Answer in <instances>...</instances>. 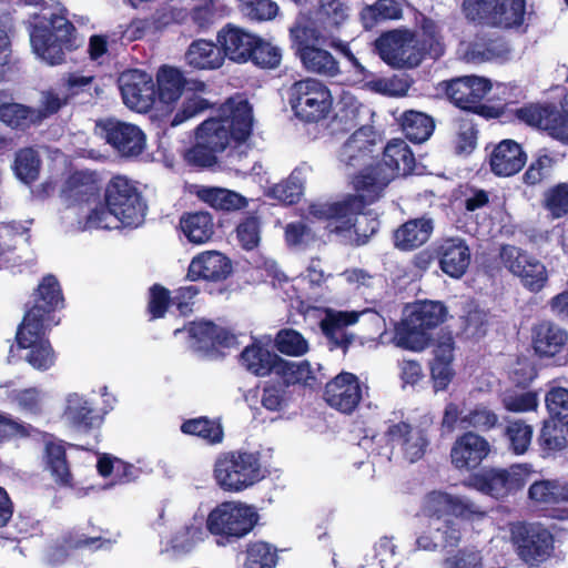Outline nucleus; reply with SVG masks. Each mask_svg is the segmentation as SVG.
<instances>
[{
	"label": "nucleus",
	"instance_id": "nucleus-60",
	"mask_svg": "<svg viewBox=\"0 0 568 568\" xmlns=\"http://www.w3.org/2000/svg\"><path fill=\"white\" fill-rule=\"evenodd\" d=\"M251 59L261 68L275 69L282 61V50L272 42L257 38Z\"/></svg>",
	"mask_w": 568,
	"mask_h": 568
},
{
	"label": "nucleus",
	"instance_id": "nucleus-11",
	"mask_svg": "<svg viewBox=\"0 0 568 568\" xmlns=\"http://www.w3.org/2000/svg\"><path fill=\"white\" fill-rule=\"evenodd\" d=\"M22 322L51 327L59 324L54 314L64 307V296L57 276L44 275L34 288Z\"/></svg>",
	"mask_w": 568,
	"mask_h": 568
},
{
	"label": "nucleus",
	"instance_id": "nucleus-56",
	"mask_svg": "<svg viewBox=\"0 0 568 568\" xmlns=\"http://www.w3.org/2000/svg\"><path fill=\"white\" fill-rule=\"evenodd\" d=\"M422 58L425 53L436 59L444 54L445 45L438 24L427 18L422 21V39L419 40Z\"/></svg>",
	"mask_w": 568,
	"mask_h": 568
},
{
	"label": "nucleus",
	"instance_id": "nucleus-23",
	"mask_svg": "<svg viewBox=\"0 0 568 568\" xmlns=\"http://www.w3.org/2000/svg\"><path fill=\"white\" fill-rule=\"evenodd\" d=\"M423 511L437 520L446 515L467 517L480 513L478 506L468 498L442 490H433L425 496Z\"/></svg>",
	"mask_w": 568,
	"mask_h": 568
},
{
	"label": "nucleus",
	"instance_id": "nucleus-30",
	"mask_svg": "<svg viewBox=\"0 0 568 568\" xmlns=\"http://www.w3.org/2000/svg\"><path fill=\"white\" fill-rule=\"evenodd\" d=\"M527 156L521 146L514 140H503L490 153L491 171L498 176H511L525 165Z\"/></svg>",
	"mask_w": 568,
	"mask_h": 568
},
{
	"label": "nucleus",
	"instance_id": "nucleus-63",
	"mask_svg": "<svg viewBox=\"0 0 568 568\" xmlns=\"http://www.w3.org/2000/svg\"><path fill=\"white\" fill-rule=\"evenodd\" d=\"M367 87L376 92L388 97H404L408 92L409 82L403 77L379 78L372 80Z\"/></svg>",
	"mask_w": 568,
	"mask_h": 568
},
{
	"label": "nucleus",
	"instance_id": "nucleus-50",
	"mask_svg": "<svg viewBox=\"0 0 568 568\" xmlns=\"http://www.w3.org/2000/svg\"><path fill=\"white\" fill-rule=\"evenodd\" d=\"M307 171L304 166L296 168L285 181L271 189V195L284 203H295L302 195Z\"/></svg>",
	"mask_w": 568,
	"mask_h": 568
},
{
	"label": "nucleus",
	"instance_id": "nucleus-41",
	"mask_svg": "<svg viewBox=\"0 0 568 568\" xmlns=\"http://www.w3.org/2000/svg\"><path fill=\"white\" fill-rule=\"evenodd\" d=\"M316 371L310 362H291L281 357L275 366V375L278 376L286 386L302 385L313 386L316 383Z\"/></svg>",
	"mask_w": 568,
	"mask_h": 568
},
{
	"label": "nucleus",
	"instance_id": "nucleus-33",
	"mask_svg": "<svg viewBox=\"0 0 568 568\" xmlns=\"http://www.w3.org/2000/svg\"><path fill=\"white\" fill-rule=\"evenodd\" d=\"M184 61L193 70L212 71L224 64V55L221 48L213 41L197 39L187 47Z\"/></svg>",
	"mask_w": 568,
	"mask_h": 568
},
{
	"label": "nucleus",
	"instance_id": "nucleus-7",
	"mask_svg": "<svg viewBox=\"0 0 568 568\" xmlns=\"http://www.w3.org/2000/svg\"><path fill=\"white\" fill-rule=\"evenodd\" d=\"M264 478L257 454L227 452L220 454L213 464V479L226 493H242Z\"/></svg>",
	"mask_w": 568,
	"mask_h": 568
},
{
	"label": "nucleus",
	"instance_id": "nucleus-37",
	"mask_svg": "<svg viewBox=\"0 0 568 568\" xmlns=\"http://www.w3.org/2000/svg\"><path fill=\"white\" fill-rule=\"evenodd\" d=\"M36 108L19 102H2L0 104V122L7 128L26 132L30 128L39 125Z\"/></svg>",
	"mask_w": 568,
	"mask_h": 568
},
{
	"label": "nucleus",
	"instance_id": "nucleus-48",
	"mask_svg": "<svg viewBox=\"0 0 568 568\" xmlns=\"http://www.w3.org/2000/svg\"><path fill=\"white\" fill-rule=\"evenodd\" d=\"M206 528L203 526V515L194 514L192 519L172 538V547L179 551L187 552L206 538Z\"/></svg>",
	"mask_w": 568,
	"mask_h": 568
},
{
	"label": "nucleus",
	"instance_id": "nucleus-57",
	"mask_svg": "<svg viewBox=\"0 0 568 568\" xmlns=\"http://www.w3.org/2000/svg\"><path fill=\"white\" fill-rule=\"evenodd\" d=\"M276 349L287 356H302L308 352V342L297 331L292 328L281 329L275 336Z\"/></svg>",
	"mask_w": 568,
	"mask_h": 568
},
{
	"label": "nucleus",
	"instance_id": "nucleus-52",
	"mask_svg": "<svg viewBox=\"0 0 568 568\" xmlns=\"http://www.w3.org/2000/svg\"><path fill=\"white\" fill-rule=\"evenodd\" d=\"M40 168L41 159L34 149L23 148L16 153L13 171L24 184L30 185L38 180Z\"/></svg>",
	"mask_w": 568,
	"mask_h": 568
},
{
	"label": "nucleus",
	"instance_id": "nucleus-55",
	"mask_svg": "<svg viewBox=\"0 0 568 568\" xmlns=\"http://www.w3.org/2000/svg\"><path fill=\"white\" fill-rule=\"evenodd\" d=\"M181 430L184 434L199 436L211 444L221 443L223 439V428L221 424L205 417L184 422L181 426Z\"/></svg>",
	"mask_w": 568,
	"mask_h": 568
},
{
	"label": "nucleus",
	"instance_id": "nucleus-43",
	"mask_svg": "<svg viewBox=\"0 0 568 568\" xmlns=\"http://www.w3.org/2000/svg\"><path fill=\"white\" fill-rule=\"evenodd\" d=\"M200 200L217 210L233 211L246 206L247 201L241 194L222 187L201 186L196 191Z\"/></svg>",
	"mask_w": 568,
	"mask_h": 568
},
{
	"label": "nucleus",
	"instance_id": "nucleus-6",
	"mask_svg": "<svg viewBox=\"0 0 568 568\" xmlns=\"http://www.w3.org/2000/svg\"><path fill=\"white\" fill-rule=\"evenodd\" d=\"M260 519L255 506L242 500H224L215 505L207 514V532L227 542L246 537Z\"/></svg>",
	"mask_w": 568,
	"mask_h": 568
},
{
	"label": "nucleus",
	"instance_id": "nucleus-21",
	"mask_svg": "<svg viewBox=\"0 0 568 568\" xmlns=\"http://www.w3.org/2000/svg\"><path fill=\"white\" fill-rule=\"evenodd\" d=\"M326 403L343 414H352L363 397V386L356 375L342 372L325 386Z\"/></svg>",
	"mask_w": 568,
	"mask_h": 568
},
{
	"label": "nucleus",
	"instance_id": "nucleus-12",
	"mask_svg": "<svg viewBox=\"0 0 568 568\" xmlns=\"http://www.w3.org/2000/svg\"><path fill=\"white\" fill-rule=\"evenodd\" d=\"M524 0H465L468 19L501 28L518 27L524 22Z\"/></svg>",
	"mask_w": 568,
	"mask_h": 568
},
{
	"label": "nucleus",
	"instance_id": "nucleus-3",
	"mask_svg": "<svg viewBox=\"0 0 568 568\" xmlns=\"http://www.w3.org/2000/svg\"><path fill=\"white\" fill-rule=\"evenodd\" d=\"M140 193L128 178L113 176L105 189V206L91 210L87 216L89 227L112 229L109 219L114 217L121 226L136 229L142 224Z\"/></svg>",
	"mask_w": 568,
	"mask_h": 568
},
{
	"label": "nucleus",
	"instance_id": "nucleus-13",
	"mask_svg": "<svg viewBox=\"0 0 568 568\" xmlns=\"http://www.w3.org/2000/svg\"><path fill=\"white\" fill-rule=\"evenodd\" d=\"M379 57L393 68H415L422 62L418 39L408 31H392L375 42Z\"/></svg>",
	"mask_w": 568,
	"mask_h": 568
},
{
	"label": "nucleus",
	"instance_id": "nucleus-28",
	"mask_svg": "<svg viewBox=\"0 0 568 568\" xmlns=\"http://www.w3.org/2000/svg\"><path fill=\"white\" fill-rule=\"evenodd\" d=\"M440 270L450 277L459 278L470 263V250L460 237H448L442 241L437 250Z\"/></svg>",
	"mask_w": 568,
	"mask_h": 568
},
{
	"label": "nucleus",
	"instance_id": "nucleus-40",
	"mask_svg": "<svg viewBox=\"0 0 568 568\" xmlns=\"http://www.w3.org/2000/svg\"><path fill=\"white\" fill-rule=\"evenodd\" d=\"M460 540L459 530L448 521L438 523L429 530L425 531L417 539L418 548L423 550L450 549L458 545Z\"/></svg>",
	"mask_w": 568,
	"mask_h": 568
},
{
	"label": "nucleus",
	"instance_id": "nucleus-44",
	"mask_svg": "<svg viewBox=\"0 0 568 568\" xmlns=\"http://www.w3.org/2000/svg\"><path fill=\"white\" fill-rule=\"evenodd\" d=\"M187 332L199 348H205L214 345L229 346L233 341V336H231L225 329L205 321L193 322L187 327Z\"/></svg>",
	"mask_w": 568,
	"mask_h": 568
},
{
	"label": "nucleus",
	"instance_id": "nucleus-64",
	"mask_svg": "<svg viewBox=\"0 0 568 568\" xmlns=\"http://www.w3.org/2000/svg\"><path fill=\"white\" fill-rule=\"evenodd\" d=\"M546 407L552 417H568V389L551 384L545 396Z\"/></svg>",
	"mask_w": 568,
	"mask_h": 568
},
{
	"label": "nucleus",
	"instance_id": "nucleus-9",
	"mask_svg": "<svg viewBox=\"0 0 568 568\" xmlns=\"http://www.w3.org/2000/svg\"><path fill=\"white\" fill-rule=\"evenodd\" d=\"M531 474V467L527 464H516L508 468H483L473 474L466 485L495 499H503L521 489Z\"/></svg>",
	"mask_w": 568,
	"mask_h": 568
},
{
	"label": "nucleus",
	"instance_id": "nucleus-32",
	"mask_svg": "<svg viewBox=\"0 0 568 568\" xmlns=\"http://www.w3.org/2000/svg\"><path fill=\"white\" fill-rule=\"evenodd\" d=\"M281 357L271 351L268 343L254 341L247 345L240 355L241 365L256 376H268L275 374V366Z\"/></svg>",
	"mask_w": 568,
	"mask_h": 568
},
{
	"label": "nucleus",
	"instance_id": "nucleus-4",
	"mask_svg": "<svg viewBox=\"0 0 568 568\" xmlns=\"http://www.w3.org/2000/svg\"><path fill=\"white\" fill-rule=\"evenodd\" d=\"M30 41L34 52L50 65L65 61V53L80 45L74 24L60 13L38 17L30 31Z\"/></svg>",
	"mask_w": 568,
	"mask_h": 568
},
{
	"label": "nucleus",
	"instance_id": "nucleus-29",
	"mask_svg": "<svg viewBox=\"0 0 568 568\" xmlns=\"http://www.w3.org/2000/svg\"><path fill=\"white\" fill-rule=\"evenodd\" d=\"M63 416L72 427L85 433L100 427L103 423V414L89 399L77 393L67 397Z\"/></svg>",
	"mask_w": 568,
	"mask_h": 568
},
{
	"label": "nucleus",
	"instance_id": "nucleus-16",
	"mask_svg": "<svg viewBox=\"0 0 568 568\" xmlns=\"http://www.w3.org/2000/svg\"><path fill=\"white\" fill-rule=\"evenodd\" d=\"M500 260L503 265L530 292H539L545 287L548 272L536 257L519 247L505 245L500 250Z\"/></svg>",
	"mask_w": 568,
	"mask_h": 568
},
{
	"label": "nucleus",
	"instance_id": "nucleus-18",
	"mask_svg": "<svg viewBox=\"0 0 568 568\" xmlns=\"http://www.w3.org/2000/svg\"><path fill=\"white\" fill-rule=\"evenodd\" d=\"M511 538L518 555L529 565L545 561L552 551V536L539 526L515 525L511 528Z\"/></svg>",
	"mask_w": 568,
	"mask_h": 568
},
{
	"label": "nucleus",
	"instance_id": "nucleus-51",
	"mask_svg": "<svg viewBox=\"0 0 568 568\" xmlns=\"http://www.w3.org/2000/svg\"><path fill=\"white\" fill-rule=\"evenodd\" d=\"M326 277L321 268L320 261L313 260L305 274L295 278L293 287L296 290L297 300H313L317 296V290L325 282Z\"/></svg>",
	"mask_w": 568,
	"mask_h": 568
},
{
	"label": "nucleus",
	"instance_id": "nucleus-49",
	"mask_svg": "<svg viewBox=\"0 0 568 568\" xmlns=\"http://www.w3.org/2000/svg\"><path fill=\"white\" fill-rule=\"evenodd\" d=\"M402 129L407 139L414 142L426 141L434 131V122L423 112L406 111L400 118Z\"/></svg>",
	"mask_w": 568,
	"mask_h": 568
},
{
	"label": "nucleus",
	"instance_id": "nucleus-46",
	"mask_svg": "<svg viewBox=\"0 0 568 568\" xmlns=\"http://www.w3.org/2000/svg\"><path fill=\"white\" fill-rule=\"evenodd\" d=\"M123 103L131 110L142 113V71L125 70L118 78Z\"/></svg>",
	"mask_w": 568,
	"mask_h": 568
},
{
	"label": "nucleus",
	"instance_id": "nucleus-42",
	"mask_svg": "<svg viewBox=\"0 0 568 568\" xmlns=\"http://www.w3.org/2000/svg\"><path fill=\"white\" fill-rule=\"evenodd\" d=\"M362 104L349 92H343L336 104L334 118L331 121L332 133L346 132L354 129L361 116Z\"/></svg>",
	"mask_w": 568,
	"mask_h": 568
},
{
	"label": "nucleus",
	"instance_id": "nucleus-34",
	"mask_svg": "<svg viewBox=\"0 0 568 568\" xmlns=\"http://www.w3.org/2000/svg\"><path fill=\"white\" fill-rule=\"evenodd\" d=\"M567 341V331L550 322H542L532 329V347L536 354L541 357L557 355Z\"/></svg>",
	"mask_w": 568,
	"mask_h": 568
},
{
	"label": "nucleus",
	"instance_id": "nucleus-38",
	"mask_svg": "<svg viewBox=\"0 0 568 568\" xmlns=\"http://www.w3.org/2000/svg\"><path fill=\"white\" fill-rule=\"evenodd\" d=\"M65 193L74 203H90L100 195L97 175L91 172L75 171L67 180Z\"/></svg>",
	"mask_w": 568,
	"mask_h": 568
},
{
	"label": "nucleus",
	"instance_id": "nucleus-24",
	"mask_svg": "<svg viewBox=\"0 0 568 568\" xmlns=\"http://www.w3.org/2000/svg\"><path fill=\"white\" fill-rule=\"evenodd\" d=\"M489 452L490 446L484 437L468 432L456 439L450 450V458L457 469L469 470L476 468Z\"/></svg>",
	"mask_w": 568,
	"mask_h": 568
},
{
	"label": "nucleus",
	"instance_id": "nucleus-19",
	"mask_svg": "<svg viewBox=\"0 0 568 568\" xmlns=\"http://www.w3.org/2000/svg\"><path fill=\"white\" fill-rule=\"evenodd\" d=\"M564 114L549 105H528L517 111V116L531 126L548 132L550 136L568 144V95L564 99Z\"/></svg>",
	"mask_w": 568,
	"mask_h": 568
},
{
	"label": "nucleus",
	"instance_id": "nucleus-20",
	"mask_svg": "<svg viewBox=\"0 0 568 568\" xmlns=\"http://www.w3.org/2000/svg\"><path fill=\"white\" fill-rule=\"evenodd\" d=\"M448 99L464 110H476L477 104L493 90L487 78L466 75L440 83Z\"/></svg>",
	"mask_w": 568,
	"mask_h": 568
},
{
	"label": "nucleus",
	"instance_id": "nucleus-14",
	"mask_svg": "<svg viewBox=\"0 0 568 568\" xmlns=\"http://www.w3.org/2000/svg\"><path fill=\"white\" fill-rule=\"evenodd\" d=\"M433 418L425 416L423 420L413 425L406 422L392 424L387 428V436L394 448H397L403 458L415 463L424 457L429 445L428 429Z\"/></svg>",
	"mask_w": 568,
	"mask_h": 568
},
{
	"label": "nucleus",
	"instance_id": "nucleus-47",
	"mask_svg": "<svg viewBox=\"0 0 568 568\" xmlns=\"http://www.w3.org/2000/svg\"><path fill=\"white\" fill-rule=\"evenodd\" d=\"M159 103L171 104L181 95L183 73L173 67H162L156 77Z\"/></svg>",
	"mask_w": 568,
	"mask_h": 568
},
{
	"label": "nucleus",
	"instance_id": "nucleus-25",
	"mask_svg": "<svg viewBox=\"0 0 568 568\" xmlns=\"http://www.w3.org/2000/svg\"><path fill=\"white\" fill-rule=\"evenodd\" d=\"M232 273V262L219 251H204L195 255L187 270V277L192 281L205 280L220 282Z\"/></svg>",
	"mask_w": 568,
	"mask_h": 568
},
{
	"label": "nucleus",
	"instance_id": "nucleus-35",
	"mask_svg": "<svg viewBox=\"0 0 568 568\" xmlns=\"http://www.w3.org/2000/svg\"><path fill=\"white\" fill-rule=\"evenodd\" d=\"M433 229L434 225L429 219L410 220L395 231L394 244L402 251L415 250L428 241Z\"/></svg>",
	"mask_w": 568,
	"mask_h": 568
},
{
	"label": "nucleus",
	"instance_id": "nucleus-59",
	"mask_svg": "<svg viewBox=\"0 0 568 568\" xmlns=\"http://www.w3.org/2000/svg\"><path fill=\"white\" fill-rule=\"evenodd\" d=\"M505 435L509 442L510 449L516 455L527 452L532 438V428L523 420L509 422Z\"/></svg>",
	"mask_w": 568,
	"mask_h": 568
},
{
	"label": "nucleus",
	"instance_id": "nucleus-22",
	"mask_svg": "<svg viewBox=\"0 0 568 568\" xmlns=\"http://www.w3.org/2000/svg\"><path fill=\"white\" fill-rule=\"evenodd\" d=\"M98 126L106 143L122 155H138L142 151V131L139 126L115 119L100 121Z\"/></svg>",
	"mask_w": 568,
	"mask_h": 568
},
{
	"label": "nucleus",
	"instance_id": "nucleus-27",
	"mask_svg": "<svg viewBox=\"0 0 568 568\" xmlns=\"http://www.w3.org/2000/svg\"><path fill=\"white\" fill-rule=\"evenodd\" d=\"M42 463L54 484L60 488H73V475L63 440H48L44 444Z\"/></svg>",
	"mask_w": 568,
	"mask_h": 568
},
{
	"label": "nucleus",
	"instance_id": "nucleus-53",
	"mask_svg": "<svg viewBox=\"0 0 568 568\" xmlns=\"http://www.w3.org/2000/svg\"><path fill=\"white\" fill-rule=\"evenodd\" d=\"M400 13L402 9L395 0H378L362 10L361 19L364 28L368 30L382 20L398 19Z\"/></svg>",
	"mask_w": 568,
	"mask_h": 568
},
{
	"label": "nucleus",
	"instance_id": "nucleus-61",
	"mask_svg": "<svg viewBox=\"0 0 568 568\" xmlns=\"http://www.w3.org/2000/svg\"><path fill=\"white\" fill-rule=\"evenodd\" d=\"M241 12L256 21H266L276 17L278 7L271 0H237Z\"/></svg>",
	"mask_w": 568,
	"mask_h": 568
},
{
	"label": "nucleus",
	"instance_id": "nucleus-2",
	"mask_svg": "<svg viewBox=\"0 0 568 568\" xmlns=\"http://www.w3.org/2000/svg\"><path fill=\"white\" fill-rule=\"evenodd\" d=\"M252 109L241 97L229 99L216 116L205 120L196 130V139L213 151L223 152L231 141L243 142L252 131Z\"/></svg>",
	"mask_w": 568,
	"mask_h": 568
},
{
	"label": "nucleus",
	"instance_id": "nucleus-31",
	"mask_svg": "<svg viewBox=\"0 0 568 568\" xmlns=\"http://www.w3.org/2000/svg\"><path fill=\"white\" fill-rule=\"evenodd\" d=\"M364 315L377 317L369 310L356 312L327 308L325 310V316L321 320V329L335 345L346 346L349 343V338L345 333V328L356 324L359 317Z\"/></svg>",
	"mask_w": 568,
	"mask_h": 568
},
{
	"label": "nucleus",
	"instance_id": "nucleus-1",
	"mask_svg": "<svg viewBox=\"0 0 568 568\" xmlns=\"http://www.w3.org/2000/svg\"><path fill=\"white\" fill-rule=\"evenodd\" d=\"M415 158L408 144L402 139L390 140L383 153L382 163L365 169L353 181L354 189L359 195H349L335 203H312L306 214L307 219L326 220L327 227L343 236L347 242L363 244L367 239L359 225L366 221L365 216L358 219L364 202H373L379 197L383 190L398 176H406L414 172Z\"/></svg>",
	"mask_w": 568,
	"mask_h": 568
},
{
	"label": "nucleus",
	"instance_id": "nucleus-62",
	"mask_svg": "<svg viewBox=\"0 0 568 568\" xmlns=\"http://www.w3.org/2000/svg\"><path fill=\"white\" fill-rule=\"evenodd\" d=\"M504 407L514 413L535 410L538 406V396L534 392L508 390L503 396Z\"/></svg>",
	"mask_w": 568,
	"mask_h": 568
},
{
	"label": "nucleus",
	"instance_id": "nucleus-45",
	"mask_svg": "<svg viewBox=\"0 0 568 568\" xmlns=\"http://www.w3.org/2000/svg\"><path fill=\"white\" fill-rule=\"evenodd\" d=\"M180 226L193 244L206 243L213 235V221L209 213L197 212L183 216Z\"/></svg>",
	"mask_w": 568,
	"mask_h": 568
},
{
	"label": "nucleus",
	"instance_id": "nucleus-54",
	"mask_svg": "<svg viewBox=\"0 0 568 568\" xmlns=\"http://www.w3.org/2000/svg\"><path fill=\"white\" fill-rule=\"evenodd\" d=\"M277 556L267 542L255 541L247 545L242 568H275Z\"/></svg>",
	"mask_w": 568,
	"mask_h": 568
},
{
	"label": "nucleus",
	"instance_id": "nucleus-58",
	"mask_svg": "<svg viewBox=\"0 0 568 568\" xmlns=\"http://www.w3.org/2000/svg\"><path fill=\"white\" fill-rule=\"evenodd\" d=\"M463 57L474 63L493 61L503 57V48L497 41H475L465 47Z\"/></svg>",
	"mask_w": 568,
	"mask_h": 568
},
{
	"label": "nucleus",
	"instance_id": "nucleus-10",
	"mask_svg": "<svg viewBox=\"0 0 568 568\" xmlns=\"http://www.w3.org/2000/svg\"><path fill=\"white\" fill-rule=\"evenodd\" d=\"M290 104L295 115L307 122H317L331 111V91L316 79L295 82L290 89Z\"/></svg>",
	"mask_w": 568,
	"mask_h": 568
},
{
	"label": "nucleus",
	"instance_id": "nucleus-8",
	"mask_svg": "<svg viewBox=\"0 0 568 568\" xmlns=\"http://www.w3.org/2000/svg\"><path fill=\"white\" fill-rule=\"evenodd\" d=\"M322 34L312 24L298 21L291 28L292 45L303 67L313 73L335 77L339 72L335 58L318 47Z\"/></svg>",
	"mask_w": 568,
	"mask_h": 568
},
{
	"label": "nucleus",
	"instance_id": "nucleus-5",
	"mask_svg": "<svg viewBox=\"0 0 568 568\" xmlns=\"http://www.w3.org/2000/svg\"><path fill=\"white\" fill-rule=\"evenodd\" d=\"M447 317L443 303L436 301H418L405 307L404 318L395 327L394 343L396 346L422 351L429 341L427 331L442 324Z\"/></svg>",
	"mask_w": 568,
	"mask_h": 568
},
{
	"label": "nucleus",
	"instance_id": "nucleus-36",
	"mask_svg": "<svg viewBox=\"0 0 568 568\" xmlns=\"http://www.w3.org/2000/svg\"><path fill=\"white\" fill-rule=\"evenodd\" d=\"M454 344L450 337L438 344L430 365V376L435 392L445 390L455 376L453 368Z\"/></svg>",
	"mask_w": 568,
	"mask_h": 568
},
{
	"label": "nucleus",
	"instance_id": "nucleus-15",
	"mask_svg": "<svg viewBox=\"0 0 568 568\" xmlns=\"http://www.w3.org/2000/svg\"><path fill=\"white\" fill-rule=\"evenodd\" d=\"M377 141V132L369 125H363L341 146L337 154L338 163L352 182L355 176L369 168L367 161Z\"/></svg>",
	"mask_w": 568,
	"mask_h": 568
},
{
	"label": "nucleus",
	"instance_id": "nucleus-17",
	"mask_svg": "<svg viewBox=\"0 0 568 568\" xmlns=\"http://www.w3.org/2000/svg\"><path fill=\"white\" fill-rule=\"evenodd\" d=\"M51 327L21 322L18 326L16 341L19 348L29 349L26 362L38 371H48L55 363V353L47 337Z\"/></svg>",
	"mask_w": 568,
	"mask_h": 568
},
{
	"label": "nucleus",
	"instance_id": "nucleus-26",
	"mask_svg": "<svg viewBox=\"0 0 568 568\" xmlns=\"http://www.w3.org/2000/svg\"><path fill=\"white\" fill-rule=\"evenodd\" d=\"M216 39L224 59L243 63L252 58L257 38L243 29L226 26L219 31Z\"/></svg>",
	"mask_w": 568,
	"mask_h": 568
},
{
	"label": "nucleus",
	"instance_id": "nucleus-39",
	"mask_svg": "<svg viewBox=\"0 0 568 568\" xmlns=\"http://www.w3.org/2000/svg\"><path fill=\"white\" fill-rule=\"evenodd\" d=\"M209 89L204 82L194 81L190 84L181 110L174 115L172 125L176 126L197 115L212 105V101L206 98Z\"/></svg>",
	"mask_w": 568,
	"mask_h": 568
}]
</instances>
